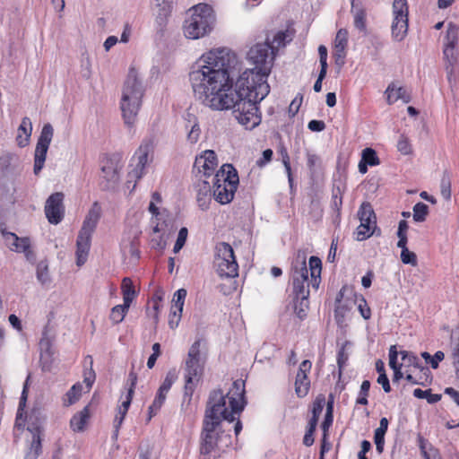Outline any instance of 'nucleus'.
I'll return each instance as SVG.
<instances>
[{
	"instance_id": "23",
	"label": "nucleus",
	"mask_w": 459,
	"mask_h": 459,
	"mask_svg": "<svg viewBox=\"0 0 459 459\" xmlns=\"http://www.w3.org/2000/svg\"><path fill=\"white\" fill-rule=\"evenodd\" d=\"M28 430L31 433V442L25 454V459H37L42 451L40 429L38 426H29Z\"/></svg>"
},
{
	"instance_id": "64",
	"label": "nucleus",
	"mask_w": 459,
	"mask_h": 459,
	"mask_svg": "<svg viewBox=\"0 0 459 459\" xmlns=\"http://www.w3.org/2000/svg\"><path fill=\"white\" fill-rule=\"evenodd\" d=\"M333 57L336 65H343L346 57V48H334Z\"/></svg>"
},
{
	"instance_id": "34",
	"label": "nucleus",
	"mask_w": 459,
	"mask_h": 459,
	"mask_svg": "<svg viewBox=\"0 0 459 459\" xmlns=\"http://www.w3.org/2000/svg\"><path fill=\"white\" fill-rule=\"evenodd\" d=\"M167 392L163 391L162 389L159 388L157 394L154 398V401L152 402V405L149 407V420L152 419V416L156 415L158 411L161 408L162 404L164 403L166 397H167Z\"/></svg>"
},
{
	"instance_id": "59",
	"label": "nucleus",
	"mask_w": 459,
	"mask_h": 459,
	"mask_svg": "<svg viewBox=\"0 0 459 459\" xmlns=\"http://www.w3.org/2000/svg\"><path fill=\"white\" fill-rule=\"evenodd\" d=\"M88 358L90 359L91 368H90L89 371H85L84 372V379H83V381L86 384L88 389H90L92 386V385H93V383L95 381L96 376H95V372L92 369V358L91 356H89Z\"/></svg>"
},
{
	"instance_id": "54",
	"label": "nucleus",
	"mask_w": 459,
	"mask_h": 459,
	"mask_svg": "<svg viewBox=\"0 0 459 459\" xmlns=\"http://www.w3.org/2000/svg\"><path fill=\"white\" fill-rule=\"evenodd\" d=\"M401 260L405 264H411L412 266L417 265V256L415 253L410 251L408 248L402 250Z\"/></svg>"
},
{
	"instance_id": "44",
	"label": "nucleus",
	"mask_w": 459,
	"mask_h": 459,
	"mask_svg": "<svg viewBox=\"0 0 459 459\" xmlns=\"http://www.w3.org/2000/svg\"><path fill=\"white\" fill-rule=\"evenodd\" d=\"M351 307L346 303L336 304L334 308V318L338 325H342Z\"/></svg>"
},
{
	"instance_id": "48",
	"label": "nucleus",
	"mask_w": 459,
	"mask_h": 459,
	"mask_svg": "<svg viewBox=\"0 0 459 459\" xmlns=\"http://www.w3.org/2000/svg\"><path fill=\"white\" fill-rule=\"evenodd\" d=\"M178 378V374L176 369H170L167 374L166 377L160 385V388L163 391L169 393V389L171 388L172 385L176 382Z\"/></svg>"
},
{
	"instance_id": "15",
	"label": "nucleus",
	"mask_w": 459,
	"mask_h": 459,
	"mask_svg": "<svg viewBox=\"0 0 459 459\" xmlns=\"http://www.w3.org/2000/svg\"><path fill=\"white\" fill-rule=\"evenodd\" d=\"M64 194L56 192L49 195L45 204V214L49 223L58 224L64 218Z\"/></svg>"
},
{
	"instance_id": "53",
	"label": "nucleus",
	"mask_w": 459,
	"mask_h": 459,
	"mask_svg": "<svg viewBox=\"0 0 459 459\" xmlns=\"http://www.w3.org/2000/svg\"><path fill=\"white\" fill-rule=\"evenodd\" d=\"M162 201L161 199V195L160 193L158 192H154L152 193V200L150 202V204H149V212L153 215V216H158L160 214L159 212V208L157 206V204H160Z\"/></svg>"
},
{
	"instance_id": "42",
	"label": "nucleus",
	"mask_w": 459,
	"mask_h": 459,
	"mask_svg": "<svg viewBox=\"0 0 459 459\" xmlns=\"http://www.w3.org/2000/svg\"><path fill=\"white\" fill-rule=\"evenodd\" d=\"M421 357L425 359L426 363L430 364L432 368L436 369L438 368V363L445 358V354L441 351H437L434 356H431L429 352H421Z\"/></svg>"
},
{
	"instance_id": "35",
	"label": "nucleus",
	"mask_w": 459,
	"mask_h": 459,
	"mask_svg": "<svg viewBox=\"0 0 459 459\" xmlns=\"http://www.w3.org/2000/svg\"><path fill=\"white\" fill-rule=\"evenodd\" d=\"M82 392V385L80 383L74 384L65 394L66 399L65 400V405L69 406L76 403Z\"/></svg>"
},
{
	"instance_id": "46",
	"label": "nucleus",
	"mask_w": 459,
	"mask_h": 459,
	"mask_svg": "<svg viewBox=\"0 0 459 459\" xmlns=\"http://www.w3.org/2000/svg\"><path fill=\"white\" fill-rule=\"evenodd\" d=\"M333 420V401H331V402L327 403L326 413H325V420H324V421L322 422V425H321V428H322V429L324 431V439L326 437V432L328 431V429L332 425Z\"/></svg>"
},
{
	"instance_id": "6",
	"label": "nucleus",
	"mask_w": 459,
	"mask_h": 459,
	"mask_svg": "<svg viewBox=\"0 0 459 459\" xmlns=\"http://www.w3.org/2000/svg\"><path fill=\"white\" fill-rule=\"evenodd\" d=\"M191 15L185 21L183 30L187 39H198L208 35L215 24L212 8L206 4H199L190 9Z\"/></svg>"
},
{
	"instance_id": "26",
	"label": "nucleus",
	"mask_w": 459,
	"mask_h": 459,
	"mask_svg": "<svg viewBox=\"0 0 459 459\" xmlns=\"http://www.w3.org/2000/svg\"><path fill=\"white\" fill-rule=\"evenodd\" d=\"M386 101L388 104H393L398 100H403L405 103L410 102L411 96L403 87H398L394 82H391L385 91Z\"/></svg>"
},
{
	"instance_id": "9",
	"label": "nucleus",
	"mask_w": 459,
	"mask_h": 459,
	"mask_svg": "<svg viewBox=\"0 0 459 459\" xmlns=\"http://www.w3.org/2000/svg\"><path fill=\"white\" fill-rule=\"evenodd\" d=\"M214 265L221 277L235 278L238 275V264L234 255L232 247L221 242L215 247Z\"/></svg>"
},
{
	"instance_id": "12",
	"label": "nucleus",
	"mask_w": 459,
	"mask_h": 459,
	"mask_svg": "<svg viewBox=\"0 0 459 459\" xmlns=\"http://www.w3.org/2000/svg\"><path fill=\"white\" fill-rule=\"evenodd\" d=\"M360 224L357 228V240L362 241L371 237L377 228V217L372 205L364 202L358 211Z\"/></svg>"
},
{
	"instance_id": "19",
	"label": "nucleus",
	"mask_w": 459,
	"mask_h": 459,
	"mask_svg": "<svg viewBox=\"0 0 459 459\" xmlns=\"http://www.w3.org/2000/svg\"><path fill=\"white\" fill-rule=\"evenodd\" d=\"M91 233L85 232L84 230H80L78 233L75 252L76 264L78 266L83 265L87 261L91 247Z\"/></svg>"
},
{
	"instance_id": "8",
	"label": "nucleus",
	"mask_w": 459,
	"mask_h": 459,
	"mask_svg": "<svg viewBox=\"0 0 459 459\" xmlns=\"http://www.w3.org/2000/svg\"><path fill=\"white\" fill-rule=\"evenodd\" d=\"M201 340H196L190 347L186 360L185 395L191 397L204 369V359L201 354Z\"/></svg>"
},
{
	"instance_id": "22",
	"label": "nucleus",
	"mask_w": 459,
	"mask_h": 459,
	"mask_svg": "<svg viewBox=\"0 0 459 459\" xmlns=\"http://www.w3.org/2000/svg\"><path fill=\"white\" fill-rule=\"evenodd\" d=\"M195 188L198 206L203 211H206L209 208L212 196V190L210 183L206 180H201L196 184Z\"/></svg>"
},
{
	"instance_id": "39",
	"label": "nucleus",
	"mask_w": 459,
	"mask_h": 459,
	"mask_svg": "<svg viewBox=\"0 0 459 459\" xmlns=\"http://www.w3.org/2000/svg\"><path fill=\"white\" fill-rule=\"evenodd\" d=\"M130 307H126V303H124L123 305H117L115 306L112 309H111V313H110V316H109V318L110 320L114 323V324H119L121 323L128 309H129Z\"/></svg>"
},
{
	"instance_id": "58",
	"label": "nucleus",
	"mask_w": 459,
	"mask_h": 459,
	"mask_svg": "<svg viewBox=\"0 0 459 459\" xmlns=\"http://www.w3.org/2000/svg\"><path fill=\"white\" fill-rule=\"evenodd\" d=\"M282 162L288 176V181L290 184V188L293 187V177L291 173V167L290 163V157L286 151L282 152Z\"/></svg>"
},
{
	"instance_id": "27",
	"label": "nucleus",
	"mask_w": 459,
	"mask_h": 459,
	"mask_svg": "<svg viewBox=\"0 0 459 459\" xmlns=\"http://www.w3.org/2000/svg\"><path fill=\"white\" fill-rule=\"evenodd\" d=\"M32 132V123L27 117L22 119V123L17 130L16 142L20 147H25L29 144Z\"/></svg>"
},
{
	"instance_id": "33",
	"label": "nucleus",
	"mask_w": 459,
	"mask_h": 459,
	"mask_svg": "<svg viewBox=\"0 0 459 459\" xmlns=\"http://www.w3.org/2000/svg\"><path fill=\"white\" fill-rule=\"evenodd\" d=\"M405 379L413 385H425L431 381V372L428 367H421L420 378H416L412 374H407Z\"/></svg>"
},
{
	"instance_id": "25",
	"label": "nucleus",
	"mask_w": 459,
	"mask_h": 459,
	"mask_svg": "<svg viewBox=\"0 0 459 459\" xmlns=\"http://www.w3.org/2000/svg\"><path fill=\"white\" fill-rule=\"evenodd\" d=\"M100 215L101 207L99 203L95 202L89 210L80 230H84L85 232L92 234L97 227L98 221L100 219Z\"/></svg>"
},
{
	"instance_id": "56",
	"label": "nucleus",
	"mask_w": 459,
	"mask_h": 459,
	"mask_svg": "<svg viewBox=\"0 0 459 459\" xmlns=\"http://www.w3.org/2000/svg\"><path fill=\"white\" fill-rule=\"evenodd\" d=\"M182 317V312H178V309L170 308L169 316V325L171 329H175L178 326Z\"/></svg>"
},
{
	"instance_id": "38",
	"label": "nucleus",
	"mask_w": 459,
	"mask_h": 459,
	"mask_svg": "<svg viewBox=\"0 0 459 459\" xmlns=\"http://www.w3.org/2000/svg\"><path fill=\"white\" fill-rule=\"evenodd\" d=\"M36 275L38 281L42 284H48L51 281L49 273H48V266L45 261H40L37 264Z\"/></svg>"
},
{
	"instance_id": "32",
	"label": "nucleus",
	"mask_w": 459,
	"mask_h": 459,
	"mask_svg": "<svg viewBox=\"0 0 459 459\" xmlns=\"http://www.w3.org/2000/svg\"><path fill=\"white\" fill-rule=\"evenodd\" d=\"M121 290L123 294V301L126 303V307H130L133 299L136 295L133 281L130 278L123 279Z\"/></svg>"
},
{
	"instance_id": "11",
	"label": "nucleus",
	"mask_w": 459,
	"mask_h": 459,
	"mask_svg": "<svg viewBox=\"0 0 459 459\" xmlns=\"http://www.w3.org/2000/svg\"><path fill=\"white\" fill-rule=\"evenodd\" d=\"M392 8L394 16L391 25L392 38L401 42L405 39L409 27L407 0H394Z\"/></svg>"
},
{
	"instance_id": "37",
	"label": "nucleus",
	"mask_w": 459,
	"mask_h": 459,
	"mask_svg": "<svg viewBox=\"0 0 459 459\" xmlns=\"http://www.w3.org/2000/svg\"><path fill=\"white\" fill-rule=\"evenodd\" d=\"M287 31L280 30L273 36L272 41L270 40L271 48L273 49L275 55H277L280 48L285 47L286 42L291 40V39H287Z\"/></svg>"
},
{
	"instance_id": "1",
	"label": "nucleus",
	"mask_w": 459,
	"mask_h": 459,
	"mask_svg": "<svg viewBox=\"0 0 459 459\" xmlns=\"http://www.w3.org/2000/svg\"><path fill=\"white\" fill-rule=\"evenodd\" d=\"M236 55L226 48L212 49L202 55L189 73L195 97L204 106L218 111L232 108L230 68Z\"/></svg>"
},
{
	"instance_id": "16",
	"label": "nucleus",
	"mask_w": 459,
	"mask_h": 459,
	"mask_svg": "<svg viewBox=\"0 0 459 459\" xmlns=\"http://www.w3.org/2000/svg\"><path fill=\"white\" fill-rule=\"evenodd\" d=\"M2 234L6 245L12 251L19 253L22 252L29 262L33 263L35 261L36 255L30 249V241L29 238H19L16 234L7 232L5 230H3Z\"/></svg>"
},
{
	"instance_id": "43",
	"label": "nucleus",
	"mask_w": 459,
	"mask_h": 459,
	"mask_svg": "<svg viewBox=\"0 0 459 459\" xmlns=\"http://www.w3.org/2000/svg\"><path fill=\"white\" fill-rule=\"evenodd\" d=\"M429 213V206L424 203H417L413 206V220L417 222H421L426 220Z\"/></svg>"
},
{
	"instance_id": "52",
	"label": "nucleus",
	"mask_w": 459,
	"mask_h": 459,
	"mask_svg": "<svg viewBox=\"0 0 459 459\" xmlns=\"http://www.w3.org/2000/svg\"><path fill=\"white\" fill-rule=\"evenodd\" d=\"M309 208V213L314 221H317L322 219L323 208L318 201L313 200Z\"/></svg>"
},
{
	"instance_id": "49",
	"label": "nucleus",
	"mask_w": 459,
	"mask_h": 459,
	"mask_svg": "<svg viewBox=\"0 0 459 459\" xmlns=\"http://www.w3.org/2000/svg\"><path fill=\"white\" fill-rule=\"evenodd\" d=\"M401 355H402V359L404 362H408L410 365L413 366L415 368L421 370V367H423V366L421 365L420 359L417 356H415L412 352H410L407 351H401Z\"/></svg>"
},
{
	"instance_id": "24",
	"label": "nucleus",
	"mask_w": 459,
	"mask_h": 459,
	"mask_svg": "<svg viewBox=\"0 0 459 459\" xmlns=\"http://www.w3.org/2000/svg\"><path fill=\"white\" fill-rule=\"evenodd\" d=\"M184 120L185 129L187 131V141L194 144L198 142L201 134L198 119L194 114L187 112L184 117Z\"/></svg>"
},
{
	"instance_id": "17",
	"label": "nucleus",
	"mask_w": 459,
	"mask_h": 459,
	"mask_svg": "<svg viewBox=\"0 0 459 459\" xmlns=\"http://www.w3.org/2000/svg\"><path fill=\"white\" fill-rule=\"evenodd\" d=\"M218 166L217 155L212 150H206L195 160L194 169L204 177H210Z\"/></svg>"
},
{
	"instance_id": "41",
	"label": "nucleus",
	"mask_w": 459,
	"mask_h": 459,
	"mask_svg": "<svg viewBox=\"0 0 459 459\" xmlns=\"http://www.w3.org/2000/svg\"><path fill=\"white\" fill-rule=\"evenodd\" d=\"M186 294V289L178 290L173 295L171 308L178 309V312H183Z\"/></svg>"
},
{
	"instance_id": "61",
	"label": "nucleus",
	"mask_w": 459,
	"mask_h": 459,
	"mask_svg": "<svg viewBox=\"0 0 459 459\" xmlns=\"http://www.w3.org/2000/svg\"><path fill=\"white\" fill-rule=\"evenodd\" d=\"M388 429V420L382 418L379 421V427L375 430L374 437L385 438V435Z\"/></svg>"
},
{
	"instance_id": "4",
	"label": "nucleus",
	"mask_w": 459,
	"mask_h": 459,
	"mask_svg": "<svg viewBox=\"0 0 459 459\" xmlns=\"http://www.w3.org/2000/svg\"><path fill=\"white\" fill-rule=\"evenodd\" d=\"M322 261L319 257L312 255L307 265V255L304 251H298L291 264V279L293 293L295 295V307H299V316L301 312L308 308L309 286L317 290L321 282Z\"/></svg>"
},
{
	"instance_id": "30",
	"label": "nucleus",
	"mask_w": 459,
	"mask_h": 459,
	"mask_svg": "<svg viewBox=\"0 0 459 459\" xmlns=\"http://www.w3.org/2000/svg\"><path fill=\"white\" fill-rule=\"evenodd\" d=\"M419 447L424 459H442L439 450L429 444L424 437H418Z\"/></svg>"
},
{
	"instance_id": "40",
	"label": "nucleus",
	"mask_w": 459,
	"mask_h": 459,
	"mask_svg": "<svg viewBox=\"0 0 459 459\" xmlns=\"http://www.w3.org/2000/svg\"><path fill=\"white\" fill-rule=\"evenodd\" d=\"M440 193L445 200L449 201L451 199V178L447 171H445L441 178Z\"/></svg>"
},
{
	"instance_id": "55",
	"label": "nucleus",
	"mask_w": 459,
	"mask_h": 459,
	"mask_svg": "<svg viewBox=\"0 0 459 459\" xmlns=\"http://www.w3.org/2000/svg\"><path fill=\"white\" fill-rule=\"evenodd\" d=\"M325 403V398L323 395L316 397V399L313 403L312 417H315L317 419L319 418L320 414L323 411Z\"/></svg>"
},
{
	"instance_id": "57",
	"label": "nucleus",
	"mask_w": 459,
	"mask_h": 459,
	"mask_svg": "<svg viewBox=\"0 0 459 459\" xmlns=\"http://www.w3.org/2000/svg\"><path fill=\"white\" fill-rule=\"evenodd\" d=\"M397 149L403 155H408L411 152V143H409V140L403 135H402L398 140Z\"/></svg>"
},
{
	"instance_id": "50",
	"label": "nucleus",
	"mask_w": 459,
	"mask_h": 459,
	"mask_svg": "<svg viewBox=\"0 0 459 459\" xmlns=\"http://www.w3.org/2000/svg\"><path fill=\"white\" fill-rule=\"evenodd\" d=\"M370 388V382L368 380H364L360 385V390L359 394V397L356 400L358 404L366 405L368 404V395Z\"/></svg>"
},
{
	"instance_id": "63",
	"label": "nucleus",
	"mask_w": 459,
	"mask_h": 459,
	"mask_svg": "<svg viewBox=\"0 0 459 459\" xmlns=\"http://www.w3.org/2000/svg\"><path fill=\"white\" fill-rule=\"evenodd\" d=\"M320 70L327 71V48L324 45H320L318 48Z\"/></svg>"
},
{
	"instance_id": "3",
	"label": "nucleus",
	"mask_w": 459,
	"mask_h": 459,
	"mask_svg": "<svg viewBox=\"0 0 459 459\" xmlns=\"http://www.w3.org/2000/svg\"><path fill=\"white\" fill-rule=\"evenodd\" d=\"M270 73L247 69L238 78L235 87L230 86L233 97L232 114L246 129L252 130L261 123L257 104L270 91L267 77Z\"/></svg>"
},
{
	"instance_id": "7",
	"label": "nucleus",
	"mask_w": 459,
	"mask_h": 459,
	"mask_svg": "<svg viewBox=\"0 0 459 459\" xmlns=\"http://www.w3.org/2000/svg\"><path fill=\"white\" fill-rule=\"evenodd\" d=\"M239 183L237 170L231 164H223L212 179V196L221 204H230Z\"/></svg>"
},
{
	"instance_id": "10",
	"label": "nucleus",
	"mask_w": 459,
	"mask_h": 459,
	"mask_svg": "<svg viewBox=\"0 0 459 459\" xmlns=\"http://www.w3.org/2000/svg\"><path fill=\"white\" fill-rule=\"evenodd\" d=\"M276 55L270 45V38L264 42H259L250 48L247 52L248 60L255 65L256 70L271 73Z\"/></svg>"
},
{
	"instance_id": "45",
	"label": "nucleus",
	"mask_w": 459,
	"mask_h": 459,
	"mask_svg": "<svg viewBox=\"0 0 459 459\" xmlns=\"http://www.w3.org/2000/svg\"><path fill=\"white\" fill-rule=\"evenodd\" d=\"M361 160L369 166H377L380 162L377 152L372 148H366L362 151Z\"/></svg>"
},
{
	"instance_id": "29",
	"label": "nucleus",
	"mask_w": 459,
	"mask_h": 459,
	"mask_svg": "<svg viewBox=\"0 0 459 459\" xmlns=\"http://www.w3.org/2000/svg\"><path fill=\"white\" fill-rule=\"evenodd\" d=\"M342 206V191L339 187H336L333 190L332 201H331V209L334 212V215L333 216V222L334 224H339L341 221Z\"/></svg>"
},
{
	"instance_id": "51",
	"label": "nucleus",
	"mask_w": 459,
	"mask_h": 459,
	"mask_svg": "<svg viewBox=\"0 0 459 459\" xmlns=\"http://www.w3.org/2000/svg\"><path fill=\"white\" fill-rule=\"evenodd\" d=\"M187 235H188V230L186 228L183 227L179 230L176 243L173 247V252L175 254L178 253L182 249V247L186 244Z\"/></svg>"
},
{
	"instance_id": "2",
	"label": "nucleus",
	"mask_w": 459,
	"mask_h": 459,
	"mask_svg": "<svg viewBox=\"0 0 459 459\" xmlns=\"http://www.w3.org/2000/svg\"><path fill=\"white\" fill-rule=\"evenodd\" d=\"M245 382L237 379L232 387L224 394L221 390H213L209 395L200 436V459H217L216 452L220 443L229 441L230 436L224 434L222 420L232 423L236 415L244 410Z\"/></svg>"
},
{
	"instance_id": "21",
	"label": "nucleus",
	"mask_w": 459,
	"mask_h": 459,
	"mask_svg": "<svg viewBox=\"0 0 459 459\" xmlns=\"http://www.w3.org/2000/svg\"><path fill=\"white\" fill-rule=\"evenodd\" d=\"M150 152V144L145 143H142L138 150L135 152V156L137 158V163L135 168L129 172V177L131 178L140 179L143 175L144 168L148 161V154Z\"/></svg>"
},
{
	"instance_id": "62",
	"label": "nucleus",
	"mask_w": 459,
	"mask_h": 459,
	"mask_svg": "<svg viewBox=\"0 0 459 459\" xmlns=\"http://www.w3.org/2000/svg\"><path fill=\"white\" fill-rule=\"evenodd\" d=\"M302 100H303L302 94H298L293 99V100L291 101V103L289 106V113L291 114V116H295L298 113V111L301 106Z\"/></svg>"
},
{
	"instance_id": "60",
	"label": "nucleus",
	"mask_w": 459,
	"mask_h": 459,
	"mask_svg": "<svg viewBox=\"0 0 459 459\" xmlns=\"http://www.w3.org/2000/svg\"><path fill=\"white\" fill-rule=\"evenodd\" d=\"M359 311L364 319H369L371 316V310L367 304L366 299L360 296L359 303L358 305Z\"/></svg>"
},
{
	"instance_id": "31",
	"label": "nucleus",
	"mask_w": 459,
	"mask_h": 459,
	"mask_svg": "<svg viewBox=\"0 0 459 459\" xmlns=\"http://www.w3.org/2000/svg\"><path fill=\"white\" fill-rule=\"evenodd\" d=\"M351 13L354 18V26L360 31L366 30V12L365 9L356 4L355 0L351 1Z\"/></svg>"
},
{
	"instance_id": "20",
	"label": "nucleus",
	"mask_w": 459,
	"mask_h": 459,
	"mask_svg": "<svg viewBox=\"0 0 459 459\" xmlns=\"http://www.w3.org/2000/svg\"><path fill=\"white\" fill-rule=\"evenodd\" d=\"M141 231L137 229H131L122 238L121 248L135 259L140 258L139 237Z\"/></svg>"
},
{
	"instance_id": "13",
	"label": "nucleus",
	"mask_w": 459,
	"mask_h": 459,
	"mask_svg": "<svg viewBox=\"0 0 459 459\" xmlns=\"http://www.w3.org/2000/svg\"><path fill=\"white\" fill-rule=\"evenodd\" d=\"M54 135V128L50 124H45L40 132L34 153L33 172L39 175L44 167L47 152Z\"/></svg>"
},
{
	"instance_id": "28",
	"label": "nucleus",
	"mask_w": 459,
	"mask_h": 459,
	"mask_svg": "<svg viewBox=\"0 0 459 459\" xmlns=\"http://www.w3.org/2000/svg\"><path fill=\"white\" fill-rule=\"evenodd\" d=\"M90 419V410L89 406H85L82 411L75 413L71 420L70 427L74 432H82L84 429L85 425L87 424Z\"/></svg>"
},
{
	"instance_id": "36",
	"label": "nucleus",
	"mask_w": 459,
	"mask_h": 459,
	"mask_svg": "<svg viewBox=\"0 0 459 459\" xmlns=\"http://www.w3.org/2000/svg\"><path fill=\"white\" fill-rule=\"evenodd\" d=\"M413 395L419 399H426L429 403H436L440 401L442 397L439 394H432L430 389L421 390L420 388L414 389Z\"/></svg>"
},
{
	"instance_id": "18",
	"label": "nucleus",
	"mask_w": 459,
	"mask_h": 459,
	"mask_svg": "<svg viewBox=\"0 0 459 459\" xmlns=\"http://www.w3.org/2000/svg\"><path fill=\"white\" fill-rule=\"evenodd\" d=\"M312 363L308 359H305L299 365V371L295 380V393L299 397H305L309 391L310 380L307 373L310 371Z\"/></svg>"
},
{
	"instance_id": "14",
	"label": "nucleus",
	"mask_w": 459,
	"mask_h": 459,
	"mask_svg": "<svg viewBox=\"0 0 459 459\" xmlns=\"http://www.w3.org/2000/svg\"><path fill=\"white\" fill-rule=\"evenodd\" d=\"M459 27L449 22L447 24V30L446 34V41L443 48V58L446 63V70L450 69V72L454 69L455 65L458 62L457 53L455 47L458 42Z\"/></svg>"
},
{
	"instance_id": "5",
	"label": "nucleus",
	"mask_w": 459,
	"mask_h": 459,
	"mask_svg": "<svg viewBox=\"0 0 459 459\" xmlns=\"http://www.w3.org/2000/svg\"><path fill=\"white\" fill-rule=\"evenodd\" d=\"M143 96V88L138 80L137 73L134 69H130L124 83L120 101L123 119L129 128L133 127L136 121Z\"/></svg>"
},
{
	"instance_id": "47",
	"label": "nucleus",
	"mask_w": 459,
	"mask_h": 459,
	"mask_svg": "<svg viewBox=\"0 0 459 459\" xmlns=\"http://www.w3.org/2000/svg\"><path fill=\"white\" fill-rule=\"evenodd\" d=\"M348 46V30L340 29L334 39V48H347Z\"/></svg>"
}]
</instances>
